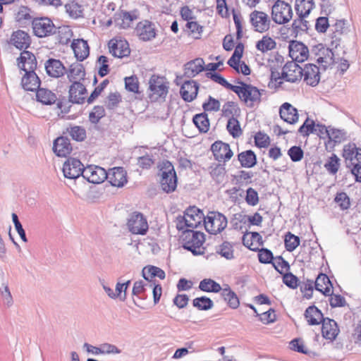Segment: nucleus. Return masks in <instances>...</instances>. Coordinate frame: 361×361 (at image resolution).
Masks as SVG:
<instances>
[{
  "mask_svg": "<svg viewBox=\"0 0 361 361\" xmlns=\"http://www.w3.org/2000/svg\"><path fill=\"white\" fill-rule=\"evenodd\" d=\"M207 76L209 77L213 81L220 84L223 87L234 91V89H235L236 85H233L231 83H229L224 78H223L221 75L218 73H208Z\"/></svg>",
  "mask_w": 361,
  "mask_h": 361,
  "instance_id": "nucleus-56",
  "label": "nucleus"
},
{
  "mask_svg": "<svg viewBox=\"0 0 361 361\" xmlns=\"http://www.w3.org/2000/svg\"><path fill=\"white\" fill-rule=\"evenodd\" d=\"M18 67L25 73L35 72L37 60L35 55L28 51H23L18 58Z\"/></svg>",
  "mask_w": 361,
  "mask_h": 361,
  "instance_id": "nucleus-17",
  "label": "nucleus"
},
{
  "mask_svg": "<svg viewBox=\"0 0 361 361\" xmlns=\"http://www.w3.org/2000/svg\"><path fill=\"white\" fill-rule=\"evenodd\" d=\"M21 84L27 91H35L39 88L40 80L35 72L25 73L22 78Z\"/></svg>",
  "mask_w": 361,
  "mask_h": 361,
  "instance_id": "nucleus-32",
  "label": "nucleus"
},
{
  "mask_svg": "<svg viewBox=\"0 0 361 361\" xmlns=\"http://www.w3.org/2000/svg\"><path fill=\"white\" fill-rule=\"evenodd\" d=\"M82 177L90 183L99 184L104 182L108 177L106 170L98 166H88L83 171Z\"/></svg>",
  "mask_w": 361,
  "mask_h": 361,
  "instance_id": "nucleus-13",
  "label": "nucleus"
},
{
  "mask_svg": "<svg viewBox=\"0 0 361 361\" xmlns=\"http://www.w3.org/2000/svg\"><path fill=\"white\" fill-rule=\"evenodd\" d=\"M185 215L188 224V228L193 230L197 228L201 223L204 222V214L202 212L196 207H190L185 212Z\"/></svg>",
  "mask_w": 361,
  "mask_h": 361,
  "instance_id": "nucleus-19",
  "label": "nucleus"
},
{
  "mask_svg": "<svg viewBox=\"0 0 361 361\" xmlns=\"http://www.w3.org/2000/svg\"><path fill=\"white\" fill-rule=\"evenodd\" d=\"M314 121L307 118L298 129V132L304 136H307L310 133H314Z\"/></svg>",
  "mask_w": 361,
  "mask_h": 361,
  "instance_id": "nucleus-64",
  "label": "nucleus"
},
{
  "mask_svg": "<svg viewBox=\"0 0 361 361\" xmlns=\"http://www.w3.org/2000/svg\"><path fill=\"white\" fill-rule=\"evenodd\" d=\"M314 288L324 295H329L332 292L333 286L326 274H319L314 281Z\"/></svg>",
  "mask_w": 361,
  "mask_h": 361,
  "instance_id": "nucleus-33",
  "label": "nucleus"
},
{
  "mask_svg": "<svg viewBox=\"0 0 361 361\" xmlns=\"http://www.w3.org/2000/svg\"><path fill=\"white\" fill-rule=\"evenodd\" d=\"M66 11L69 15L75 18L80 17L82 14V9L78 3L71 2L66 5Z\"/></svg>",
  "mask_w": 361,
  "mask_h": 361,
  "instance_id": "nucleus-60",
  "label": "nucleus"
},
{
  "mask_svg": "<svg viewBox=\"0 0 361 361\" xmlns=\"http://www.w3.org/2000/svg\"><path fill=\"white\" fill-rule=\"evenodd\" d=\"M105 115V111L103 106H94L92 111L90 113L89 119L92 123H97L99 120Z\"/></svg>",
  "mask_w": 361,
  "mask_h": 361,
  "instance_id": "nucleus-58",
  "label": "nucleus"
},
{
  "mask_svg": "<svg viewBox=\"0 0 361 361\" xmlns=\"http://www.w3.org/2000/svg\"><path fill=\"white\" fill-rule=\"evenodd\" d=\"M58 40L61 44H67L72 37V32L68 27H58Z\"/></svg>",
  "mask_w": 361,
  "mask_h": 361,
  "instance_id": "nucleus-53",
  "label": "nucleus"
},
{
  "mask_svg": "<svg viewBox=\"0 0 361 361\" xmlns=\"http://www.w3.org/2000/svg\"><path fill=\"white\" fill-rule=\"evenodd\" d=\"M106 179L113 185L123 187L127 182L126 172L122 167H116L107 172Z\"/></svg>",
  "mask_w": 361,
  "mask_h": 361,
  "instance_id": "nucleus-22",
  "label": "nucleus"
},
{
  "mask_svg": "<svg viewBox=\"0 0 361 361\" xmlns=\"http://www.w3.org/2000/svg\"><path fill=\"white\" fill-rule=\"evenodd\" d=\"M142 276L145 280L149 281L156 276L160 279H164L165 278V272L159 267L147 266L142 269Z\"/></svg>",
  "mask_w": 361,
  "mask_h": 361,
  "instance_id": "nucleus-40",
  "label": "nucleus"
},
{
  "mask_svg": "<svg viewBox=\"0 0 361 361\" xmlns=\"http://www.w3.org/2000/svg\"><path fill=\"white\" fill-rule=\"evenodd\" d=\"M240 109L234 102H227L222 107V116L228 118H235L240 115Z\"/></svg>",
  "mask_w": 361,
  "mask_h": 361,
  "instance_id": "nucleus-45",
  "label": "nucleus"
},
{
  "mask_svg": "<svg viewBox=\"0 0 361 361\" xmlns=\"http://www.w3.org/2000/svg\"><path fill=\"white\" fill-rule=\"evenodd\" d=\"M183 247L191 251L194 255L202 253L201 247L204 243V235L202 232L192 229L185 230L182 235Z\"/></svg>",
  "mask_w": 361,
  "mask_h": 361,
  "instance_id": "nucleus-4",
  "label": "nucleus"
},
{
  "mask_svg": "<svg viewBox=\"0 0 361 361\" xmlns=\"http://www.w3.org/2000/svg\"><path fill=\"white\" fill-rule=\"evenodd\" d=\"M311 54L317 57V61L326 67L334 63V54L331 49L325 47L323 44H319L312 47Z\"/></svg>",
  "mask_w": 361,
  "mask_h": 361,
  "instance_id": "nucleus-12",
  "label": "nucleus"
},
{
  "mask_svg": "<svg viewBox=\"0 0 361 361\" xmlns=\"http://www.w3.org/2000/svg\"><path fill=\"white\" fill-rule=\"evenodd\" d=\"M135 32L141 40L150 41L156 37L155 25L147 20L140 21L135 27Z\"/></svg>",
  "mask_w": 361,
  "mask_h": 361,
  "instance_id": "nucleus-15",
  "label": "nucleus"
},
{
  "mask_svg": "<svg viewBox=\"0 0 361 361\" xmlns=\"http://www.w3.org/2000/svg\"><path fill=\"white\" fill-rule=\"evenodd\" d=\"M272 264L276 270L281 274H283L285 271H288L290 269L289 264L281 256L276 257Z\"/></svg>",
  "mask_w": 361,
  "mask_h": 361,
  "instance_id": "nucleus-63",
  "label": "nucleus"
},
{
  "mask_svg": "<svg viewBox=\"0 0 361 361\" xmlns=\"http://www.w3.org/2000/svg\"><path fill=\"white\" fill-rule=\"evenodd\" d=\"M302 68L294 61L286 63L282 68L281 78L290 82H298L302 78Z\"/></svg>",
  "mask_w": 361,
  "mask_h": 361,
  "instance_id": "nucleus-10",
  "label": "nucleus"
},
{
  "mask_svg": "<svg viewBox=\"0 0 361 361\" xmlns=\"http://www.w3.org/2000/svg\"><path fill=\"white\" fill-rule=\"evenodd\" d=\"M53 150L58 157H66L72 151V147L68 138L59 137L54 142Z\"/></svg>",
  "mask_w": 361,
  "mask_h": 361,
  "instance_id": "nucleus-28",
  "label": "nucleus"
},
{
  "mask_svg": "<svg viewBox=\"0 0 361 361\" xmlns=\"http://www.w3.org/2000/svg\"><path fill=\"white\" fill-rule=\"evenodd\" d=\"M192 304L194 307L200 310H208L214 305L212 300L205 296L195 298L192 301Z\"/></svg>",
  "mask_w": 361,
  "mask_h": 361,
  "instance_id": "nucleus-51",
  "label": "nucleus"
},
{
  "mask_svg": "<svg viewBox=\"0 0 361 361\" xmlns=\"http://www.w3.org/2000/svg\"><path fill=\"white\" fill-rule=\"evenodd\" d=\"M328 137L330 141H333L334 143H341L345 140V133L341 130L329 128Z\"/></svg>",
  "mask_w": 361,
  "mask_h": 361,
  "instance_id": "nucleus-57",
  "label": "nucleus"
},
{
  "mask_svg": "<svg viewBox=\"0 0 361 361\" xmlns=\"http://www.w3.org/2000/svg\"><path fill=\"white\" fill-rule=\"evenodd\" d=\"M221 256L225 257L227 259H231L233 258V249L232 245L228 242L223 243L217 251Z\"/></svg>",
  "mask_w": 361,
  "mask_h": 361,
  "instance_id": "nucleus-55",
  "label": "nucleus"
},
{
  "mask_svg": "<svg viewBox=\"0 0 361 361\" xmlns=\"http://www.w3.org/2000/svg\"><path fill=\"white\" fill-rule=\"evenodd\" d=\"M211 149L215 159L219 161H228L233 155V153L230 148V145L221 141L215 142L212 145Z\"/></svg>",
  "mask_w": 361,
  "mask_h": 361,
  "instance_id": "nucleus-16",
  "label": "nucleus"
},
{
  "mask_svg": "<svg viewBox=\"0 0 361 361\" xmlns=\"http://www.w3.org/2000/svg\"><path fill=\"white\" fill-rule=\"evenodd\" d=\"M250 23L252 29L259 33H264L269 30L271 19L265 12L255 10L250 13Z\"/></svg>",
  "mask_w": 361,
  "mask_h": 361,
  "instance_id": "nucleus-8",
  "label": "nucleus"
},
{
  "mask_svg": "<svg viewBox=\"0 0 361 361\" xmlns=\"http://www.w3.org/2000/svg\"><path fill=\"white\" fill-rule=\"evenodd\" d=\"M75 56L78 61H82L90 54V48L87 41L82 39H74L71 44Z\"/></svg>",
  "mask_w": 361,
  "mask_h": 361,
  "instance_id": "nucleus-25",
  "label": "nucleus"
},
{
  "mask_svg": "<svg viewBox=\"0 0 361 361\" xmlns=\"http://www.w3.org/2000/svg\"><path fill=\"white\" fill-rule=\"evenodd\" d=\"M298 18L293 20L292 27L296 31L298 32H305L307 31L310 27L312 26V23L309 20L307 19L308 15H298Z\"/></svg>",
  "mask_w": 361,
  "mask_h": 361,
  "instance_id": "nucleus-41",
  "label": "nucleus"
},
{
  "mask_svg": "<svg viewBox=\"0 0 361 361\" xmlns=\"http://www.w3.org/2000/svg\"><path fill=\"white\" fill-rule=\"evenodd\" d=\"M240 86H235L234 92L238 94L240 100L244 102L248 107H253L256 104H259L261 102L262 92L256 87L246 83L240 82Z\"/></svg>",
  "mask_w": 361,
  "mask_h": 361,
  "instance_id": "nucleus-1",
  "label": "nucleus"
},
{
  "mask_svg": "<svg viewBox=\"0 0 361 361\" xmlns=\"http://www.w3.org/2000/svg\"><path fill=\"white\" fill-rule=\"evenodd\" d=\"M209 171L212 178L218 182L222 180L226 173L224 166L217 163L212 164L209 168Z\"/></svg>",
  "mask_w": 361,
  "mask_h": 361,
  "instance_id": "nucleus-48",
  "label": "nucleus"
},
{
  "mask_svg": "<svg viewBox=\"0 0 361 361\" xmlns=\"http://www.w3.org/2000/svg\"><path fill=\"white\" fill-rule=\"evenodd\" d=\"M339 332L336 322L329 318L323 320L322 333L323 336L329 340H334Z\"/></svg>",
  "mask_w": 361,
  "mask_h": 361,
  "instance_id": "nucleus-31",
  "label": "nucleus"
},
{
  "mask_svg": "<svg viewBox=\"0 0 361 361\" xmlns=\"http://www.w3.org/2000/svg\"><path fill=\"white\" fill-rule=\"evenodd\" d=\"M138 16L135 11L127 12L121 11L114 16V23L116 26L122 29H127L131 26L133 22L137 20Z\"/></svg>",
  "mask_w": 361,
  "mask_h": 361,
  "instance_id": "nucleus-20",
  "label": "nucleus"
},
{
  "mask_svg": "<svg viewBox=\"0 0 361 361\" xmlns=\"http://www.w3.org/2000/svg\"><path fill=\"white\" fill-rule=\"evenodd\" d=\"M340 159L335 154H332L328 158L324 166L329 173L335 175L340 167Z\"/></svg>",
  "mask_w": 361,
  "mask_h": 361,
  "instance_id": "nucleus-49",
  "label": "nucleus"
},
{
  "mask_svg": "<svg viewBox=\"0 0 361 361\" xmlns=\"http://www.w3.org/2000/svg\"><path fill=\"white\" fill-rule=\"evenodd\" d=\"M126 226L128 231L134 235H144L149 228L147 219L138 212H133L129 215Z\"/></svg>",
  "mask_w": 361,
  "mask_h": 361,
  "instance_id": "nucleus-7",
  "label": "nucleus"
},
{
  "mask_svg": "<svg viewBox=\"0 0 361 361\" xmlns=\"http://www.w3.org/2000/svg\"><path fill=\"white\" fill-rule=\"evenodd\" d=\"M68 132L71 137L76 141H82L86 137V131L80 126L71 127L68 129Z\"/></svg>",
  "mask_w": 361,
  "mask_h": 361,
  "instance_id": "nucleus-54",
  "label": "nucleus"
},
{
  "mask_svg": "<svg viewBox=\"0 0 361 361\" xmlns=\"http://www.w3.org/2000/svg\"><path fill=\"white\" fill-rule=\"evenodd\" d=\"M199 288L204 292L219 293L223 288L220 284L211 279H204L200 281Z\"/></svg>",
  "mask_w": 361,
  "mask_h": 361,
  "instance_id": "nucleus-47",
  "label": "nucleus"
},
{
  "mask_svg": "<svg viewBox=\"0 0 361 361\" xmlns=\"http://www.w3.org/2000/svg\"><path fill=\"white\" fill-rule=\"evenodd\" d=\"M305 317L310 325H317L326 318L324 317L322 312L315 306H310L305 312Z\"/></svg>",
  "mask_w": 361,
  "mask_h": 361,
  "instance_id": "nucleus-35",
  "label": "nucleus"
},
{
  "mask_svg": "<svg viewBox=\"0 0 361 361\" xmlns=\"http://www.w3.org/2000/svg\"><path fill=\"white\" fill-rule=\"evenodd\" d=\"M11 43L19 49H26L30 45L31 39L28 33L18 30L13 32Z\"/></svg>",
  "mask_w": 361,
  "mask_h": 361,
  "instance_id": "nucleus-24",
  "label": "nucleus"
},
{
  "mask_svg": "<svg viewBox=\"0 0 361 361\" xmlns=\"http://www.w3.org/2000/svg\"><path fill=\"white\" fill-rule=\"evenodd\" d=\"M221 295L230 307L236 309L239 306L240 302L238 296L228 286L222 289Z\"/></svg>",
  "mask_w": 361,
  "mask_h": 361,
  "instance_id": "nucleus-44",
  "label": "nucleus"
},
{
  "mask_svg": "<svg viewBox=\"0 0 361 361\" xmlns=\"http://www.w3.org/2000/svg\"><path fill=\"white\" fill-rule=\"evenodd\" d=\"M32 29L35 35L38 37H46L56 34L58 30L51 19L48 18H38L32 20Z\"/></svg>",
  "mask_w": 361,
  "mask_h": 361,
  "instance_id": "nucleus-9",
  "label": "nucleus"
},
{
  "mask_svg": "<svg viewBox=\"0 0 361 361\" xmlns=\"http://www.w3.org/2000/svg\"><path fill=\"white\" fill-rule=\"evenodd\" d=\"M220 102L209 96L207 102H204L202 108L206 111H218L220 109Z\"/></svg>",
  "mask_w": 361,
  "mask_h": 361,
  "instance_id": "nucleus-61",
  "label": "nucleus"
},
{
  "mask_svg": "<svg viewBox=\"0 0 361 361\" xmlns=\"http://www.w3.org/2000/svg\"><path fill=\"white\" fill-rule=\"evenodd\" d=\"M84 168L81 161L75 158H68L63 164V173L66 178L75 179L82 176Z\"/></svg>",
  "mask_w": 361,
  "mask_h": 361,
  "instance_id": "nucleus-11",
  "label": "nucleus"
},
{
  "mask_svg": "<svg viewBox=\"0 0 361 361\" xmlns=\"http://www.w3.org/2000/svg\"><path fill=\"white\" fill-rule=\"evenodd\" d=\"M47 73L53 78H59L64 75L66 68L63 63L57 59H49L45 63Z\"/></svg>",
  "mask_w": 361,
  "mask_h": 361,
  "instance_id": "nucleus-27",
  "label": "nucleus"
},
{
  "mask_svg": "<svg viewBox=\"0 0 361 361\" xmlns=\"http://www.w3.org/2000/svg\"><path fill=\"white\" fill-rule=\"evenodd\" d=\"M238 159L241 166L244 168H251L257 164L256 155L252 150H246L238 154Z\"/></svg>",
  "mask_w": 361,
  "mask_h": 361,
  "instance_id": "nucleus-37",
  "label": "nucleus"
},
{
  "mask_svg": "<svg viewBox=\"0 0 361 361\" xmlns=\"http://www.w3.org/2000/svg\"><path fill=\"white\" fill-rule=\"evenodd\" d=\"M85 93L86 89L81 82H73L69 89V100L73 103L82 104Z\"/></svg>",
  "mask_w": 361,
  "mask_h": 361,
  "instance_id": "nucleus-29",
  "label": "nucleus"
},
{
  "mask_svg": "<svg viewBox=\"0 0 361 361\" xmlns=\"http://www.w3.org/2000/svg\"><path fill=\"white\" fill-rule=\"evenodd\" d=\"M293 17V10L290 4L283 1H276L271 8V19L276 24L288 23Z\"/></svg>",
  "mask_w": 361,
  "mask_h": 361,
  "instance_id": "nucleus-6",
  "label": "nucleus"
},
{
  "mask_svg": "<svg viewBox=\"0 0 361 361\" xmlns=\"http://www.w3.org/2000/svg\"><path fill=\"white\" fill-rule=\"evenodd\" d=\"M304 81L309 85L316 86L320 80L319 68L312 63H308L302 68Z\"/></svg>",
  "mask_w": 361,
  "mask_h": 361,
  "instance_id": "nucleus-21",
  "label": "nucleus"
},
{
  "mask_svg": "<svg viewBox=\"0 0 361 361\" xmlns=\"http://www.w3.org/2000/svg\"><path fill=\"white\" fill-rule=\"evenodd\" d=\"M226 128L233 137H238L243 133L240 123L235 117L229 118L226 125Z\"/></svg>",
  "mask_w": 361,
  "mask_h": 361,
  "instance_id": "nucleus-50",
  "label": "nucleus"
},
{
  "mask_svg": "<svg viewBox=\"0 0 361 361\" xmlns=\"http://www.w3.org/2000/svg\"><path fill=\"white\" fill-rule=\"evenodd\" d=\"M226 217L219 212H209L204 218V226L206 231L216 235L223 231L227 226Z\"/></svg>",
  "mask_w": 361,
  "mask_h": 361,
  "instance_id": "nucleus-5",
  "label": "nucleus"
},
{
  "mask_svg": "<svg viewBox=\"0 0 361 361\" xmlns=\"http://www.w3.org/2000/svg\"><path fill=\"white\" fill-rule=\"evenodd\" d=\"M160 184L161 189L167 192L175 191L177 187V176L174 167L169 161H164L160 165Z\"/></svg>",
  "mask_w": 361,
  "mask_h": 361,
  "instance_id": "nucleus-2",
  "label": "nucleus"
},
{
  "mask_svg": "<svg viewBox=\"0 0 361 361\" xmlns=\"http://www.w3.org/2000/svg\"><path fill=\"white\" fill-rule=\"evenodd\" d=\"M276 43L274 39L267 35H264L256 44V48L262 53H266L276 48Z\"/></svg>",
  "mask_w": 361,
  "mask_h": 361,
  "instance_id": "nucleus-39",
  "label": "nucleus"
},
{
  "mask_svg": "<svg viewBox=\"0 0 361 361\" xmlns=\"http://www.w3.org/2000/svg\"><path fill=\"white\" fill-rule=\"evenodd\" d=\"M110 53L117 58H123L130 54L128 44L124 40L111 39L109 42Z\"/></svg>",
  "mask_w": 361,
  "mask_h": 361,
  "instance_id": "nucleus-18",
  "label": "nucleus"
},
{
  "mask_svg": "<svg viewBox=\"0 0 361 361\" xmlns=\"http://www.w3.org/2000/svg\"><path fill=\"white\" fill-rule=\"evenodd\" d=\"M169 89V82L165 78L153 75L149 81V98L152 102L164 101Z\"/></svg>",
  "mask_w": 361,
  "mask_h": 361,
  "instance_id": "nucleus-3",
  "label": "nucleus"
},
{
  "mask_svg": "<svg viewBox=\"0 0 361 361\" xmlns=\"http://www.w3.org/2000/svg\"><path fill=\"white\" fill-rule=\"evenodd\" d=\"M197 92L198 85L193 80L185 82L180 90L183 99L188 102L193 101L196 98Z\"/></svg>",
  "mask_w": 361,
  "mask_h": 361,
  "instance_id": "nucleus-26",
  "label": "nucleus"
},
{
  "mask_svg": "<svg viewBox=\"0 0 361 361\" xmlns=\"http://www.w3.org/2000/svg\"><path fill=\"white\" fill-rule=\"evenodd\" d=\"M36 97L38 102L46 105L54 104L57 99L56 95L46 88H39L36 93Z\"/></svg>",
  "mask_w": 361,
  "mask_h": 361,
  "instance_id": "nucleus-36",
  "label": "nucleus"
},
{
  "mask_svg": "<svg viewBox=\"0 0 361 361\" xmlns=\"http://www.w3.org/2000/svg\"><path fill=\"white\" fill-rule=\"evenodd\" d=\"M336 8V0H323L321 4L322 13L330 16Z\"/></svg>",
  "mask_w": 361,
  "mask_h": 361,
  "instance_id": "nucleus-59",
  "label": "nucleus"
},
{
  "mask_svg": "<svg viewBox=\"0 0 361 361\" xmlns=\"http://www.w3.org/2000/svg\"><path fill=\"white\" fill-rule=\"evenodd\" d=\"M121 101V95L118 92L110 93L106 97L105 104L109 109H114Z\"/></svg>",
  "mask_w": 361,
  "mask_h": 361,
  "instance_id": "nucleus-62",
  "label": "nucleus"
},
{
  "mask_svg": "<svg viewBox=\"0 0 361 361\" xmlns=\"http://www.w3.org/2000/svg\"><path fill=\"white\" fill-rule=\"evenodd\" d=\"M281 119L290 124H294L298 121V110L288 102L283 103L279 109Z\"/></svg>",
  "mask_w": 361,
  "mask_h": 361,
  "instance_id": "nucleus-23",
  "label": "nucleus"
},
{
  "mask_svg": "<svg viewBox=\"0 0 361 361\" xmlns=\"http://www.w3.org/2000/svg\"><path fill=\"white\" fill-rule=\"evenodd\" d=\"M193 123L199 130L202 133H207L209 129V121L207 117V114L205 113H201L196 114L193 117Z\"/></svg>",
  "mask_w": 361,
  "mask_h": 361,
  "instance_id": "nucleus-46",
  "label": "nucleus"
},
{
  "mask_svg": "<svg viewBox=\"0 0 361 361\" xmlns=\"http://www.w3.org/2000/svg\"><path fill=\"white\" fill-rule=\"evenodd\" d=\"M313 0H295V11L297 15H309L314 8Z\"/></svg>",
  "mask_w": 361,
  "mask_h": 361,
  "instance_id": "nucleus-43",
  "label": "nucleus"
},
{
  "mask_svg": "<svg viewBox=\"0 0 361 361\" xmlns=\"http://www.w3.org/2000/svg\"><path fill=\"white\" fill-rule=\"evenodd\" d=\"M288 49L289 56L294 62H303L308 59L309 49L303 43L292 41L289 44Z\"/></svg>",
  "mask_w": 361,
  "mask_h": 361,
  "instance_id": "nucleus-14",
  "label": "nucleus"
},
{
  "mask_svg": "<svg viewBox=\"0 0 361 361\" xmlns=\"http://www.w3.org/2000/svg\"><path fill=\"white\" fill-rule=\"evenodd\" d=\"M357 150V147L354 143H350L344 146L343 150V157L346 161L347 167L350 168L355 164L354 161L355 154Z\"/></svg>",
  "mask_w": 361,
  "mask_h": 361,
  "instance_id": "nucleus-42",
  "label": "nucleus"
},
{
  "mask_svg": "<svg viewBox=\"0 0 361 361\" xmlns=\"http://www.w3.org/2000/svg\"><path fill=\"white\" fill-rule=\"evenodd\" d=\"M334 37L339 38L343 35H347L350 32V23L348 20L341 19L337 20L332 25Z\"/></svg>",
  "mask_w": 361,
  "mask_h": 361,
  "instance_id": "nucleus-38",
  "label": "nucleus"
},
{
  "mask_svg": "<svg viewBox=\"0 0 361 361\" xmlns=\"http://www.w3.org/2000/svg\"><path fill=\"white\" fill-rule=\"evenodd\" d=\"M284 243L286 249L289 252H292L299 245L300 238L288 232L285 235Z\"/></svg>",
  "mask_w": 361,
  "mask_h": 361,
  "instance_id": "nucleus-52",
  "label": "nucleus"
},
{
  "mask_svg": "<svg viewBox=\"0 0 361 361\" xmlns=\"http://www.w3.org/2000/svg\"><path fill=\"white\" fill-rule=\"evenodd\" d=\"M204 62L202 59L197 58L185 65V74L192 78L204 70Z\"/></svg>",
  "mask_w": 361,
  "mask_h": 361,
  "instance_id": "nucleus-34",
  "label": "nucleus"
},
{
  "mask_svg": "<svg viewBox=\"0 0 361 361\" xmlns=\"http://www.w3.org/2000/svg\"><path fill=\"white\" fill-rule=\"evenodd\" d=\"M67 77L71 82H80L85 79V71L83 65L74 63L71 64L66 71Z\"/></svg>",
  "mask_w": 361,
  "mask_h": 361,
  "instance_id": "nucleus-30",
  "label": "nucleus"
}]
</instances>
